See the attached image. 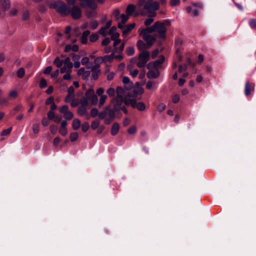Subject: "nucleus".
Here are the masks:
<instances>
[{"instance_id":"f257e3e1","label":"nucleus","mask_w":256,"mask_h":256,"mask_svg":"<svg viewBox=\"0 0 256 256\" xmlns=\"http://www.w3.org/2000/svg\"><path fill=\"white\" fill-rule=\"evenodd\" d=\"M171 25L170 20H164L162 21H157L154 24L148 28V31L150 32H154L158 38L164 39L168 28Z\"/></svg>"},{"instance_id":"f03ea898","label":"nucleus","mask_w":256,"mask_h":256,"mask_svg":"<svg viewBox=\"0 0 256 256\" xmlns=\"http://www.w3.org/2000/svg\"><path fill=\"white\" fill-rule=\"evenodd\" d=\"M50 7L56 10L62 16H66L70 14V8L66 4L61 0H57L52 2Z\"/></svg>"},{"instance_id":"7ed1b4c3","label":"nucleus","mask_w":256,"mask_h":256,"mask_svg":"<svg viewBox=\"0 0 256 256\" xmlns=\"http://www.w3.org/2000/svg\"><path fill=\"white\" fill-rule=\"evenodd\" d=\"M158 8L159 4L158 2L149 0L145 4L144 8L142 11V14L145 15L147 14H150L152 17H154L156 14L155 12Z\"/></svg>"},{"instance_id":"20e7f679","label":"nucleus","mask_w":256,"mask_h":256,"mask_svg":"<svg viewBox=\"0 0 256 256\" xmlns=\"http://www.w3.org/2000/svg\"><path fill=\"white\" fill-rule=\"evenodd\" d=\"M140 36L142 37L143 39L146 43L148 48H150L156 40V38L152 35H150L151 32L148 31V28H140L138 30Z\"/></svg>"},{"instance_id":"39448f33","label":"nucleus","mask_w":256,"mask_h":256,"mask_svg":"<svg viewBox=\"0 0 256 256\" xmlns=\"http://www.w3.org/2000/svg\"><path fill=\"white\" fill-rule=\"evenodd\" d=\"M108 34L110 36L111 40L114 41V50L116 51L118 50L116 46L120 43V40L119 39L120 34L116 32V26L111 28L108 31Z\"/></svg>"},{"instance_id":"423d86ee","label":"nucleus","mask_w":256,"mask_h":256,"mask_svg":"<svg viewBox=\"0 0 256 256\" xmlns=\"http://www.w3.org/2000/svg\"><path fill=\"white\" fill-rule=\"evenodd\" d=\"M150 58V52L146 50L142 52L138 56V61L136 64L137 66L142 68L144 67Z\"/></svg>"},{"instance_id":"0eeeda50","label":"nucleus","mask_w":256,"mask_h":256,"mask_svg":"<svg viewBox=\"0 0 256 256\" xmlns=\"http://www.w3.org/2000/svg\"><path fill=\"white\" fill-rule=\"evenodd\" d=\"M80 106L78 108V114L81 116L86 114V110L88 107V104L84 97H82L80 100Z\"/></svg>"},{"instance_id":"6e6552de","label":"nucleus","mask_w":256,"mask_h":256,"mask_svg":"<svg viewBox=\"0 0 256 256\" xmlns=\"http://www.w3.org/2000/svg\"><path fill=\"white\" fill-rule=\"evenodd\" d=\"M113 60V54L106 55L104 56H100L94 60L95 65L94 66H98L102 62L106 63L107 62H112Z\"/></svg>"},{"instance_id":"1a4fd4ad","label":"nucleus","mask_w":256,"mask_h":256,"mask_svg":"<svg viewBox=\"0 0 256 256\" xmlns=\"http://www.w3.org/2000/svg\"><path fill=\"white\" fill-rule=\"evenodd\" d=\"M70 14L73 19H80L82 17V10L78 6H74L71 9L70 8Z\"/></svg>"},{"instance_id":"9d476101","label":"nucleus","mask_w":256,"mask_h":256,"mask_svg":"<svg viewBox=\"0 0 256 256\" xmlns=\"http://www.w3.org/2000/svg\"><path fill=\"white\" fill-rule=\"evenodd\" d=\"M164 56H162L160 57L158 60L149 62L147 66V68H156L159 70V68L161 67L162 64L164 62Z\"/></svg>"},{"instance_id":"9b49d317","label":"nucleus","mask_w":256,"mask_h":256,"mask_svg":"<svg viewBox=\"0 0 256 256\" xmlns=\"http://www.w3.org/2000/svg\"><path fill=\"white\" fill-rule=\"evenodd\" d=\"M59 112L64 114V118L67 120H72L74 117L72 112L68 111V107L66 105L62 106L59 108Z\"/></svg>"},{"instance_id":"f8f14e48","label":"nucleus","mask_w":256,"mask_h":256,"mask_svg":"<svg viewBox=\"0 0 256 256\" xmlns=\"http://www.w3.org/2000/svg\"><path fill=\"white\" fill-rule=\"evenodd\" d=\"M72 68V64L70 62V58L68 57L64 59V64L60 70V72L61 73L71 72V69Z\"/></svg>"},{"instance_id":"ddd939ff","label":"nucleus","mask_w":256,"mask_h":256,"mask_svg":"<svg viewBox=\"0 0 256 256\" xmlns=\"http://www.w3.org/2000/svg\"><path fill=\"white\" fill-rule=\"evenodd\" d=\"M254 90V84L247 81L246 83L244 88V94L246 96H250Z\"/></svg>"},{"instance_id":"4468645a","label":"nucleus","mask_w":256,"mask_h":256,"mask_svg":"<svg viewBox=\"0 0 256 256\" xmlns=\"http://www.w3.org/2000/svg\"><path fill=\"white\" fill-rule=\"evenodd\" d=\"M121 104L118 102L114 104L113 108L110 110L108 112V115L110 118L112 119L115 117V112L120 110V105Z\"/></svg>"},{"instance_id":"2eb2a0df","label":"nucleus","mask_w":256,"mask_h":256,"mask_svg":"<svg viewBox=\"0 0 256 256\" xmlns=\"http://www.w3.org/2000/svg\"><path fill=\"white\" fill-rule=\"evenodd\" d=\"M148 72L147 73V76L148 78H156L159 76L160 72L156 68H148Z\"/></svg>"},{"instance_id":"dca6fc26","label":"nucleus","mask_w":256,"mask_h":256,"mask_svg":"<svg viewBox=\"0 0 256 256\" xmlns=\"http://www.w3.org/2000/svg\"><path fill=\"white\" fill-rule=\"evenodd\" d=\"M130 104L133 108H136L138 110L143 111L146 108V106L142 102H136V100H130Z\"/></svg>"},{"instance_id":"f3484780","label":"nucleus","mask_w":256,"mask_h":256,"mask_svg":"<svg viewBox=\"0 0 256 256\" xmlns=\"http://www.w3.org/2000/svg\"><path fill=\"white\" fill-rule=\"evenodd\" d=\"M116 92L117 94L116 102L122 104L124 90L122 87L118 86L116 88Z\"/></svg>"},{"instance_id":"a211bd4d","label":"nucleus","mask_w":256,"mask_h":256,"mask_svg":"<svg viewBox=\"0 0 256 256\" xmlns=\"http://www.w3.org/2000/svg\"><path fill=\"white\" fill-rule=\"evenodd\" d=\"M136 24L134 23L129 24L126 26L122 30V36L124 37L127 36V35L134 28Z\"/></svg>"},{"instance_id":"6ab92c4d","label":"nucleus","mask_w":256,"mask_h":256,"mask_svg":"<svg viewBox=\"0 0 256 256\" xmlns=\"http://www.w3.org/2000/svg\"><path fill=\"white\" fill-rule=\"evenodd\" d=\"M92 78L96 80H97L100 74V70L98 66H93L92 68Z\"/></svg>"},{"instance_id":"aec40b11","label":"nucleus","mask_w":256,"mask_h":256,"mask_svg":"<svg viewBox=\"0 0 256 256\" xmlns=\"http://www.w3.org/2000/svg\"><path fill=\"white\" fill-rule=\"evenodd\" d=\"M90 34V32L88 30L84 31L80 38V42L82 44H86L88 42V37Z\"/></svg>"},{"instance_id":"412c9836","label":"nucleus","mask_w":256,"mask_h":256,"mask_svg":"<svg viewBox=\"0 0 256 256\" xmlns=\"http://www.w3.org/2000/svg\"><path fill=\"white\" fill-rule=\"evenodd\" d=\"M128 18H129V16L127 14H122L120 16L121 22H120L118 23V28H122V27H123L122 24H124L126 22L128 19Z\"/></svg>"},{"instance_id":"4be33fe9","label":"nucleus","mask_w":256,"mask_h":256,"mask_svg":"<svg viewBox=\"0 0 256 256\" xmlns=\"http://www.w3.org/2000/svg\"><path fill=\"white\" fill-rule=\"evenodd\" d=\"M122 82L126 85L127 84V86H125V88L128 90L131 89L132 87V84L130 82V79L127 76L123 77Z\"/></svg>"},{"instance_id":"5701e85b","label":"nucleus","mask_w":256,"mask_h":256,"mask_svg":"<svg viewBox=\"0 0 256 256\" xmlns=\"http://www.w3.org/2000/svg\"><path fill=\"white\" fill-rule=\"evenodd\" d=\"M138 48V50L140 51H144L143 50L146 48H148V46L146 45V44L142 40H139L137 42L136 44Z\"/></svg>"},{"instance_id":"b1692460","label":"nucleus","mask_w":256,"mask_h":256,"mask_svg":"<svg viewBox=\"0 0 256 256\" xmlns=\"http://www.w3.org/2000/svg\"><path fill=\"white\" fill-rule=\"evenodd\" d=\"M119 128L120 126L118 123L114 122L113 124L111 129V134L112 136L116 135L118 132Z\"/></svg>"},{"instance_id":"393cba45","label":"nucleus","mask_w":256,"mask_h":256,"mask_svg":"<svg viewBox=\"0 0 256 256\" xmlns=\"http://www.w3.org/2000/svg\"><path fill=\"white\" fill-rule=\"evenodd\" d=\"M136 9V6L134 4H129L126 9V13L128 16H132Z\"/></svg>"},{"instance_id":"a878e982","label":"nucleus","mask_w":256,"mask_h":256,"mask_svg":"<svg viewBox=\"0 0 256 256\" xmlns=\"http://www.w3.org/2000/svg\"><path fill=\"white\" fill-rule=\"evenodd\" d=\"M1 6L4 10H8L10 6V2L8 0H1Z\"/></svg>"},{"instance_id":"bb28decb","label":"nucleus","mask_w":256,"mask_h":256,"mask_svg":"<svg viewBox=\"0 0 256 256\" xmlns=\"http://www.w3.org/2000/svg\"><path fill=\"white\" fill-rule=\"evenodd\" d=\"M80 126V122L78 118H74L72 121V127L73 130H77Z\"/></svg>"},{"instance_id":"cd10ccee","label":"nucleus","mask_w":256,"mask_h":256,"mask_svg":"<svg viewBox=\"0 0 256 256\" xmlns=\"http://www.w3.org/2000/svg\"><path fill=\"white\" fill-rule=\"evenodd\" d=\"M54 64L58 68H60L64 64V60H60V58L56 57L54 60Z\"/></svg>"},{"instance_id":"c85d7f7f","label":"nucleus","mask_w":256,"mask_h":256,"mask_svg":"<svg viewBox=\"0 0 256 256\" xmlns=\"http://www.w3.org/2000/svg\"><path fill=\"white\" fill-rule=\"evenodd\" d=\"M187 12L193 16H197L198 14V11L196 9L192 8L191 7H188Z\"/></svg>"},{"instance_id":"c756f323","label":"nucleus","mask_w":256,"mask_h":256,"mask_svg":"<svg viewBox=\"0 0 256 256\" xmlns=\"http://www.w3.org/2000/svg\"><path fill=\"white\" fill-rule=\"evenodd\" d=\"M98 26L96 20H92L88 24V28L92 30H95Z\"/></svg>"},{"instance_id":"7c9ffc66","label":"nucleus","mask_w":256,"mask_h":256,"mask_svg":"<svg viewBox=\"0 0 256 256\" xmlns=\"http://www.w3.org/2000/svg\"><path fill=\"white\" fill-rule=\"evenodd\" d=\"M94 93V90L92 89H89L86 92L84 97L86 98L87 100H89L90 98L92 97Z\"/></svg>"},{"instance_id":"2f4dec72","label":"nucleus","mask_w":256,"mask_h":256,"mask_svg":"<svg viewBox=\"0 0 256 256\" xmlns=\"http://www.w3.org/2000/svg\"><path fill=\"white\" fill-rule=\"evenodd\" d=\"M25 74V70L24 69L22 68H20L18 69V70L17 71L16 75L19 78H22Z\"/></svg>"},{"instance_id":"473e14b6","label":"nucleus","mask_w":256,"mask_h":256,"mask_svg":"<svg viewBox=\"0 0 256 256\" xmlns=\"http://www.w3.org/2000/svg\"><path fill=\"white\" fill-rule=\"evenodd\" d=\"M248 24L252 29L256 30V19L251 18L248 21Z\"/></svg>"},{"instance_id":"72a5a7b5","label":"nucleus","mask_w":256,"mask_h":256,"mask_svg":"<svg viewBox=\"0 0 256 256\" xmlns=\"http://www.w3.org/2000/svg\"><path fill=\"white\" fill-rule=\"evenodd\" d=\"M126 52L128 56H132L134 54V49L133 47H128L126 50Z\"/></svg>"},{"instance_id":"f704fd0d","label":"nucleus","mask_w":256,"mask_h":256,"mask_svg":"<svg viewBox=\"0 0 256 256\" xmlns=\"http://www.w3.org/2000/svg\"><path fill=\"white\" fill-rule=\"evenodd\" d=\"M78 138V134L76 132H72L70 134V138L71 142L76 141Z\"/></svg>"},{"instance_id":"c9c22d12","label":"nucleus","mask_w":256,"mask_h":256,"mask_svg":"<svg viewBox=\"0 0 256 256\" xmlns=\"http://www.w3.org/2000/svg\"><path fill=\"white\" fill-rule=\"evenodd\" d=\"M108 30L106 28L103 26L100 30L99 33L104 36H106L108 34Z\"/></svg>"},{"instance_id":"e433bc0d","label":"nucleus","mask_w":256,"mask_h":256,"mask_svg":"<svg viewBox=\"0 0 256 256\" xmlns=\"http://www.w3.org/2000/svg\"><path fill=\"white\" fill-rule=\"evenodd\" d=\"M12 128H10L7 129L3 130L1 132V136H6L8 135L10 132H12Z\"/></svg>"},{"instance_id":"4c0bfd02","label":"nucleus","mask_w":256,"mask_h":256,"mask_svg":"<svg viewBox=\"0 0 256 256\" xmlns=\"http://www.w3.org/2000/svg\"><path fill=\"white\" fill-rule=\"evenodd\" d=\"M59 133L62 136L66 135L68 133L66 128L60 127L59 128Z\"/></svg>"},{"instance_id":"58836bf2","label":"nucleus","mask_w":256,"mask_h":256,"mask_svg":"<svg viewBox=\"0 0 256 256\" xmlns=\"http://www.w3.org/2000/svg\"><path fill=\"white\" fill-rule=\"evenodd\" d=\"M98 36L96 34H92L90 37V40L91 42H96L98 39Z\"/></svg>"},{"instance_id":"ea45409f","label":"nucleus","mask_w":256,"mask_h":256,"mask_svg":"<svg viewBox=\"0 0 256 256\" xmlns=\"http://www.w3.org/2000/svg\"><path fill=\"white\" fill-rule=\"evenodd\" d=\"M138 74V70L137 69H132L131 70L130 72V74L132 77H136Z\"/></svg>"},{"instance_id":"a19ab883","label":"nucleus","mask_w":256,"mask_h":256,"mask_svg":"<svg viewBox=\"0 0 256 256\" xmlns=\"http://www.w3.org/2000/svg\"><path fill=\"white\" fill-rule=\"evenodd\" d=\"M151 17L146 18L144 21V24L146 26H150L154 21V19L152 18V16L150 15Z\"/></svg>"},{"instance_id":"79ce46f5","label":"nucleus","mask_w":256,"mask_h":256,"mask_svg":"<svg viewBox=\"0 0 256 256\" xmlns=\"http://www.w3.org/2000/svg\"><path fill=\"white\" fill-rule=\"evenodd\" d=\"M106 98H107V96L106 95H102L100 96V102H99L100 106H102L104 104Z\"/></svg>"},{"instance_id":"37998d69","label":"nucleus","mask_w":256,"mask_h":256,"mask_svg":"<svg viewBox=\"0 0 256 256\" xmlns=\"http://www.w3.org/2000/svg\"><path fill=\"white\" fill-rule=\"evenodd\" d=\"M47 86L46 80L44 78L42 79L40 82V87L41 88H46Z\"/></svg>"},{"instance_id":"c03bdc74","label":"nucleus","mask_w":256,"mask_h":256,"mask_svg":"<svg viewBox=\"0 0 256 256\" xmlns=\"http://www.w3.org/2000/svg\"><path fill=\"white\" fill-rule=\"evenodd\" d=\"M89 100H90L92 102V104H96L97 103L98 98H97L96 96V94H94H94L92 96V97H91L90 98Z\"/></svg>"},{"instance_id":"a18cd8bd","label":"nucleus","mask_w":256,"mask_h":256,"mask_svg":"<svg viewBox=\"0 0 256 256\" xmlns=\"http://www.w3.org/2000/svg\"><path fill=\"white\" fill-rule=\"evenodd\" d=\"M74 95L69 94H68V95L66 96L64 101L66 102H71L72 100H74Z\"/></svg>"},{"instance_id":"49530a36","label":"nucleus","mask_w":256,"mask_h":256,"mask_svg":"<svg viewBox=\"0 0 256 256\" xmlns=\"http://www.w3.org/2000/svg\"><path fill=\"white\" fill-rule=\"evenodd\" d=\"M98 114V110L96 108H92L90 110V115L92 118L96 117Z\"/></svg>"},{"instance_id":"de8ad7c7","label":"nucleus","mask_w":256,"mask_h":256,"mask_svg":"<svg viewBox=\"0 0 256 256\" xmlns=\"http://www.w3.org/2000/svg\"><path fill=\"white\" fill-rule=\"evenodd\" d=\"M136 132V128L135 126H132L130 127L128 130V132L130 134H134Z\"/></svg>"},{"instance_id":"09e8293b","label":"nucleus","mask_w":256,"mask_h":256,"mask_svg":"<svg viewBox=\"0 0 256 256\" xmlns=\"http://www.w3.org/2000/svg\"><path fill=\"white\" fill-rule=\"evenodd\" d=\"M172 102L174 103V104H176L178 103L179 100H180V96L178 94H174L172 96Z\"/></svg>"},{"instance_id":"8fccbe9b","label":"nucleus","mask_w":256,"mask_h":256,"mask_svg":"<svg viewBox=\"0 0 256 256\" xmlns=\"http://www.w3.org/2000/svg\"><path fill=\"white\" fill-rule=\"evenodd\" d=\"M106 92L110 96H112L114 95L115 90L113 88H110L107 90Z\"/></svg>"},{"instance_id":"3c124183","label":"nucleus","mask_w":256,"mask_h":256,"mask_svg":"<svg viewBox=\"0 0 256 256\" xmlns=\"http://www.w3.org/2000/svg\"><path fill=\"white\" fill-rule=\"evenodd\" d=\"M98 126H99V122L98 121H97V120L93 121L91 124V128L93 130H96V128H97L98 127Z\"/></svg>"},{"instance_id":"603ef678","label":"nucleus","mask_w":256,"mask_h":256,"mask_svg":"<svg viewBox=\"0 0 256 256\" xmlns=\"http://www.w3.org/2000/svg\"><path fill=\"white\" fill-rule=\"evenodd\" d=\"M154 84V82L152 81H148L146 84V88L148 90H150L152 88Z\"/></svg>"},{"instance_id":"864d4df0","label":"nucleus","mask_w":256,"mask_h":256,"mask_svg":"<svg viewBox=\"0 0 256 256\" xmlns=\"http://www.w3.org/2000/svg\"><path fill=\"white\" fill-rule=\"evenodd\" d=\"M32 130L34 134H37L39 132V125L37 124H34L32 126Z\"/></svg>"},{"instance_id":"5fc2aeb1","label":"nucleus","mask_w":256,"mask_h":256,"mask_svg":"<svg viewBox=\"0 0 256 256\" xmlns=\"http://www.w3.org/2000/svg\"><path fill=\"white\" fill-rule=\"evenodd\" d=\"M89 128L88 124L87 122L84 123L82 126V132H86Z\"/></svg>"},{"instance_id":"6e6d98bb","label":"nucleus","mask_w":256,"mask_h":256,"mask_svg":"<svg viewBox=\"0 0 256 256\" xmlns=\"http://www.w3.org/2000/svg\"><path fill=\"white\" fill-rule=\"evenodd\" d=\"M166 108V104L163 103H162L158 105V110L159 112H162L165 110Z\"/></svg>"},{"instance_id":"4d7b16f0","label":"nucleus","mask_w":256,"mask_h":256,"mask_svg":"<svg viewBox=\"0 0 256 256\" xmlns=\"http://www.w3.org/2000/svg\"><path fill=\"white\" fill-rule=\"evenodd\" d=\"M54 102V98L53 96H50L48 98L46 101V105H49L53 104Z\"/></svg>"},{"instance_id":"13d9d810","label":"nucleus","mask_w":256,"mask_h":256,"mask_svg":"<svg viewBox=\"0 0 256 256\" xmlns=\"http://www.w3.org/2000/svg\"><path fill=\"white\" fill-rule=\"evenodd\" d=\"M55 117V114L52 111H50L48 113V118L49 120H54Z\"/></svg>"},{"instance_id":"bf43d9fd","label":"nucleus","mask_w":256,"mask_h":256,"mask_svg":"<svg viewBox=\"0 0 256 256\" xmlns=\"http://www.w3.org/2000/svg\"><path fill=\"white\" fill-rule=\"evenodd\" d=\"M50 132L53 134H54L56 133V131H57V126L55 125H51L50 127Z\"/></svg>"},{"instance_id":"052dcab7","label":"nucleus","mask_w":256,"mask_h":256,"mask_svg":"<svg viewBox=\"0 0 256 256\" xmlns=\"http://www.w3.org/2000/svg\"><path fill=\"white\" fill-rule=\"evenodd\" d=\"M110 39L108 38H106L102 40V46H106L110 44Z\"/></svg>"},{"instance_id":"680f3d73","label":"nucleus","mask_w":256,"mask_h":256,"mask_svg":"<svg viewBox=\"0 0 256 256\" xmlns=\"http://www.w3.org/2000/svg\"><path fill=\"white\" fill-rule=\"evenodd\" d=\"M52 70V66H48L44 69V73L46 74H49L50 73Z\"/></svg>"},{"instance_id":"e2e57ef3","label":"nucleus","mask_w":256,"mask_h":256,"mask_svg":"<svg viewBox=\"0 0 256 256\" xmlns=\"http://www.w3.org/2000/svg\"><path fill=\"white\" fill-rule=\"evenodd\" d=\"M18 96V93L16 90H12L10 92L9 96L12 98H16Z\"/></svg>"},{"instance_id":"0e129e2a","label":"nucleus","mask_w":256,"mask_h":256,"mask_svg":"<svg viewBox=\"0 0 256 256\" xmlns=\"http://www.w3.org/2000/svg\"><path fill=\"white\" fill-rule=\"evenodd\" d=\"M60 142V138L59 137H56L54 138L53 141V144L54 146H58Z\"/></svg>"},{"instance_id":"69168bd1","label":"nucleus","mask_w":256,"mask_h":256,"mask_svg":"<svg viewBox=\"0 0 256 256\" xmlns=\"http://www.w3.org/2000/svg\"><path fill=\"white\" fill-rule=\"evenodd\" d=\"M180 0H171L170 2V5L172 6H174L179 4Z\"/></svg>"},{"instance_id":"338daca9","label":"nucleus","mask_w":256,"mask_h":256,"mask_svg":"<svg viewBox=\"0 0 256 256\" xmlns=\"http://www.w3.org/2000/svg\"><path fill=\"white\" fill-rule=\"evenodd\" d=\"M88 62H89V58L88 57H84V58H82V59L81 60L82 64L83 65H85V64H88Z\"/></svg>"},{"instance_id":"774afa93","label":"nucleus","mask_w":256,"mask_h":256,"mask_svg":"<svg viewBox=\"0 0 256 256\" xmlns=\"http://www.w3.org/2000/svg\"><path fill=\"white\" fill-rule=\"evenodd\" d=\"M186 64L180 65L178 67V71L180 72L182 71H186Z\"/></svg>"}]
</instances>
